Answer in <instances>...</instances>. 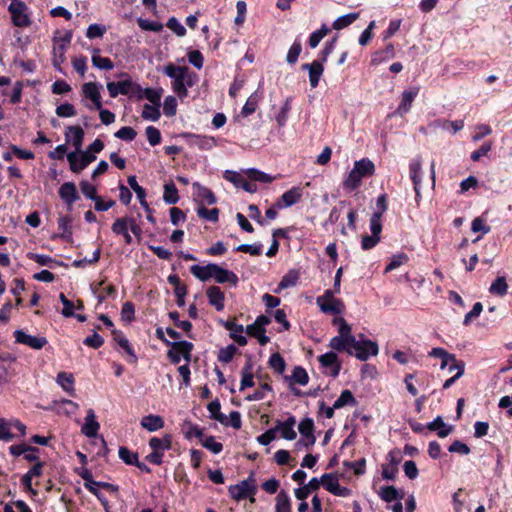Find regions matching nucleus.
<instances>
[{
  "label": "nucleus",
  "mask_w": 512,
  "mask_h": 512,
  "mask_svg": "<svg viewBox=\"0 0 512 512\" xmlns=\"http://www.w3.org/2000/svg\"><path fill=\"white\" fill-rule=\"evenodd\" d=\"M163 72L172 79V90L180 99L186 98L188 88L194 86L197 82V75L186 66L169 63L164 67Z\"/></svg>",
  "instance_id": "f257e3e1"
},
{
  "label": "nucleus",
  "mask_w": 512,
  "mask_h": 512,
  "mask_svg": "<svg viewBox=\"0 0 512 512\" xmlns=\"http://www.w3.org/2000/svg\"><path fill=\"white\" fill-rule=\"evenodd\" d=\"M334 326L338 328V335L331 338L329 347L337 352H347L349 355L353 354L352 346L354 343V336L351 333V326L342 317H336L332 321Z\"/></svg>",
  "instance_id": "f03ea898"
},
{
  "label": "nucleus",
  "mask_w": 512,
  "mask_h": 512,
  "mask_svg": "<svg viewBox=\"0 0 512 512\" xmlns=\"http://www.w3.org/2000/svg\"><path fill=\"white\" fill-rule=\"evenodd\" d=\"M374 172L375 165L368 158L355 161L353 169L344 181V188L348 190H355L360 186L364 177L371 176Z\"/></svg>",
  "instance_id": "7ed1b4c3"
},
{
  "label": "nucleus",
  "mask_w": 512,
  "mask_h": 512,
  "mask_svg": "<svg viewBox=\"0 0 512 512\" xmlns=\"http://www.w3.org/2000/svg\"><path fill=\"white\" fill-rule=\"evenodd\" d=\"M103 86L99 82H86L81 87L82 101L90 109L100 110L102 107L101 91Z\"/></svg>",
  "instance_id": "20e7f679"
},
{
  "label": "nucleus",
  "mask_w": 512,
  "mask_h": 512,
  "mask_svg": "<svg viewBox=\"0 0 512 512\" xmlns=\"http://www.w3.org/2000/svg\"><path fill=\"white\" fill-rule=\"evenodd\" d=\"M72 33L70 31L65 32L64 35L55 36L53 38V66L59 71L63 72L61 65L65 62V53L71 42Z\"/></svg>",
  "instance_id": "39448f33"
},
{
  "label": "nucleus",
  "mask_w": 512,
  "mask_h": 512,
  "mask_svg": "<svg viewBox=\"0 0 512 512\" xmlns=\"http://www.w3.org/2000/svg\"><path fill=\"white\" fill-rule=\"evenodd\" d=\"M149 446L152 452L146 456V460L152 464L160 465L165 451L171 447V437L170 435H165L162 438L152 437Z\"/></svg>",
  "instance_id": "423d86ee"
},
{
  "label": "nucleus",
  "mask_w": 512,
  "mask_h": 512,
  "mask_svg": "<svg viewBox=\"0 0 512 512\" xmlns=\"http://www.w3.org/2000/svg\"><path fill=\"white\" fill-rule=\"evenodd\" d=\"M8 11L11 14V19L15 26L28 27L31 24L28 15V7L23 1L11 0Z\"/></svg>",
  "instance_id": "0eeeda50"
},
{
  "label": "nucleus",
  "mask_w": 512,
  "mask_h": 512,
  "mask_svg": "<svg viewBox=\"0 0 512 512\" xmlns=\"http://www.w3.org/2000/svg\"><path fill=\"white\" fill-rule=\"evenodd\" d=\"M106 87L112 98H116L118 95H135L142 91V88L130 78L118 82H108Z\"/></svg>",
  "instance_id": "6e6552de"
},
{
  "label": "nucleus",
  "mask_w": 512,
  "mask_h": 512,
  "mask_svg": "<svg viewBox=\"0 0 512 512\" xmlns=\"http://www.w3.org/2000/svg\"><path fill=\"white\" fill-rule=\"evenodd\" d=\"M229 493L232 498L241 500L247 497H253L256 493V483L253 476L241 481L240 483L230 486ZM254 501V498H251Z\"/></svg>",
  "instance_id": "1a4fd4ad"
},
{
  "label": "nucleus",
  "mask_w": 512,
  "mask_h": 512,
  "mask_svg": "<svg viewBox=\"0 0 512 512\" xmlns=\"http://www.w3.org/2000/svg\"><path fill=\"white\" fill-rule=\"evenodd\" d=\"M352 350V355L361 361H365L371 356H376L379 352L376 342L371 340H356V338H354Z\"/></svg>",
  "instance_id": "9d476101"
},
{
  "label": "nucleus",
  "mask_w": 512,
  "mask_h": 512,
  "mask_svg": "<svg viewBox=\"0 0 512 512\" xmlns=\"http://www.w3.org/2000/svg\"><path fill=\"white\" fill-rule=\"evenodd\" d=\"M299 433L301 434V439L296 443V447L301 449L302 447H310L313 446L316 438L314 436V422L311 418H305L301 420L298 425Z\"/></svg>",
  "instance_id": "9b49d317"
},
{
  "label": "nucleus",
  "mask_w": 512,
  "mask_h": 512,
  "mask_svg": "<svg viewBox=\"0 0 512 512\" xmlns=\"http://www.w3.org/2000/svg\"><path fill=\"white\" fill-rule=\"evenodd\" d=\"M70 168L73 172L79 173L85 169L90 163L96 160V155L89 153V151L70 152L67 155Z\"/></svg>",
  "instance_id": "f8f14e48"
},
{
  "label": "nucleus",
  "mask_w": 512,
  "mask_h": 512,
  "mask_svg": "<svg viewBox=\"0 0 512 512\" xmlns=\"http://www.w3.org/2000/svg\"><path fill=\"white\" fill-rule=\"evenodd\" d=\"M193 344L188 341L175 342L172 349L168 352V357L173 363H179L181 359H185L188 363L191 359V351Z\"/></svg>",
  "instance_id": "ddd939ff"
},
{
  "label": "nucleus",
  "mask_w": 512,
  "mask_h": 512,
  "mask_svg": "<svg viewBox=\"0 0 512 512\" xmlns=\"http://www.w3.org/2000/svg\"><path fill=\"white\" fill-rule=\"evenodd\" d=\"M318 360L321 367L324 369L325 374L334 378L338 376L341 369V364L335 352H327L319 356Z\"/></svg>",
  "instance_id": "4468645a"
},
{
  "label": "nucleus",
  "mask_w": 512,
  "mask_h": 512,
  "mask_svg": "<svg viewBox=\"0 0 512 512\" xmlns=\"http://www.w3.org/2000/svg\"><path fill=\"white\" fill-rule=\"evenodd\" d=\"M14 337L17 343L26 345L32 349L39 350L47 344L45 337L32 336L22 330H16Z\"/></svg>",
  "instance_id": "2eb2a0df"
},
{
  "label": "nucleus",
  "mask_w": 512,
  "mask_h": 512,
  "mask_svg": "<svg viewBox=\"0 0 512 512\" xmlns=\"http://www.w3.org/2000/svg\"><path fill=\"white\" fill-rule=\"evenodd\" d=\"M225 179L232 182L235 187L241 188L249 193H254L258 189L257 185L253 183L252 180L248 178V176L245 177L243 174L237 172L227 171L225 173Z\"/></svg>",
  "instance_id": "dca6fc26"
},
{
  "label": "nucleus",
  "mask_w": 512,
  "mask_h": 512,
  "mask_svg": "<svg viewBox=\"0 0 512 512\" xmlns=\"http://www.w3.org/2000/svg\"><path fill=\"white\" fill-rule=\"evenodd\" d=\"M321 481L325 489L336 496L347 497L350 495V490L340 486L338 478L333 474H324Z\"/></svg>",
  "instance_id": "f3484780"
},
{
  "label": "nucleus",
  "mask_w": 512,
  "mask_h": 512,
  "mask_svg": "<svg viewBox=\"0 0 512 512\" xmlns=\"http://www.w3.org/2000/svg\"><path fill=\"white\" fill-rule=\"evenodd\" d=\"M113 232L121 236L126 244L133 243L134 239L139 241L142 230L141 226H112Z\"/></svg>",
  "instance_id": "a211bd4d"
},
{
  "label": "nucleus",
  "mask_w": 512,
  "mask_h": 512,
  "mask_svg": "<svg viewBox=\"0 0 512 512\" xmlns=\"http://www.w3.org/2000/svg\"><path fill=\"white\" fill-rule=\"evenodd\" d=\"M113 232L121 236L126 244L133 243L134 239L139 241L142 230L141 226H112Z\"/></svg>",
  "instance_id": "6ab92c4d"
},
{
  "label": "nucleus",
  "mask_w": 512,
  "mask_h": 512,
  "mask_svg": "<svg viewBox=\"0 0 512 512\" xmlns=\"http://www.w3.org/2000/svg\"><path fill=\"white\" fill-rule=\"evenodd\" d=\"M113 232L121 236L126 244L133 243L134 239L139 241L142 230L141 226H112Z\"/></svg>",
  "instance_id": "aec40b11"
},
{
  "label": "nucleus",
  "mask_w": 512,
  "mask_h": 512,
  "mask_svg": "<svg viewBox=\"0 0 512 512\" xmlns=\"http://www.w3.org/2000/svg\"><path fill=\"white\" fill-rule=\"evenodd\" d=\"M113 232L121 236L126 244L133 243L134 239L139 241L142 230L141 226H112Z\"/></svg>",
  "instance_id": "412c9836"
},
{
  "label": "nucleus",
  "mask_w": 512,
  "mask_h": 512,
  "mask_svg": "<svg viewBox=\"0 0 512 512\" xmlns=\"http://www.w3.org/2000/svg\"><path fill=\"white\" fill-rule=\"evenodd\" d=\"M382 233V226H370L369 232L361 234V248L363 250H370L374 248L380 241Z\"/></svg>",
  "instance_id": "4be33fe9"
},
{
  "label": "nucleus",
  "mask_w": 512,
  "mask_h": 512,
  "mask_svg": "<svg viewBox=\"0 0 512 512\" xmlns=\"http://www.w3.org/2000/svg\"><path fill=\"white\" fill-rule=\"evenodd\" d=\"M100 424L96 420V415L93 409L87 411L84 419V424L81 427V432L88 438H95L98 435Z\"/></svg>",
  "instance_id": "5701e85b"
},
{
  "label": "nucleus",
  "mask_w": 512,
  "mask_h": 512,
  "mask_svg": "<svg viewBox=\"0 0 512 512\" xmlns=\"http://www.w3.org/2000/svg\"><path fill=\"white\" fill-rule=\"evenodd\" d=\"M295 425H296V419L293 416H290L285 421H277L276 426L274 429H276V433L279 432L281 437L286 440H294L297 436L295 431Z\"/></svg>",
  "instance_id": "b1692460"
},
{
  "label": "nucleus",
  "mask_w": 512,
  "mask_h": 512,
  "mask_svg": "<svg viewBox=\"0 0 512 512\" xmlns=\"http://www.w3.org/2000/svg\"><path fill=\"white\" fill-rule=\"evenodd\" d=\"M302 69L308 71L310 86L316 88L324 71L323 62L314 60L312 63L303 64Z\"/></svg>",
  "instance_id": "393cba45"
},
{
  "label": "nucleus",
  "mask_w": 512,
  "mask_h": 512,
  "mask_svg": "<svg viewBox=\"0 0 512 512\" xmlns=\"http://www.w3.org/2000/svg\"><path fill=\"white\" fill-rule=\"evenodd\" d=\"M409 172H410V178L414 185V190L416 194H419L421 182H422V163L421 159L419 157H416L410 161L409 164Z\"/></svg>",
  "instance_id": "a878e982"
},
{
  "label": "nucleus",
  "mask_w": 512,
  "mask_h": 512,
  "mask_svg": "<svg viewBox=\"0 0 512 512\" xmlns=\"http://www.w3.org/2000/svg\"><path fill=\"white\" fill-rule=\"evenodd\" d=\"M65 139L71 142L76 152H80L84 139V130L80 126H69L65 132Z\"/></svg>",
  "instance_id": "bb28decb"
},
{
  "label": "nucleus",
  "mask_w": 512,
  "mask_h": 512,
  "mask_svg": "<svg viewBox=\"0 0 512 512\" xmlns=\"http://www.w3.org/2000/svg\"><path fill=\"white\" fill-rule=\"evenodd\" d=\"M302 196V192L300 188L293 187L290 190L286 191L276 202V206L280 209L290 207L297 203Z\"/></svg>",
  "instance_id": "cd10ccee"
},
{
  "label": "nucleus",
  "mask_w": 512,
  "mask_h": 512,
  "mask_svg": "<svg viewBox=\"0 0 512 512\" xmlns=\"http://www.w3.org/2000/svg\"><path fill=\"white\" fill-rule=\"evenodd\" d=\"M113 339L117 344L125 351L128 355L127 361L129 363L135 364L137 362V356L129 343V340L124 336V334L120 331H113Z\"/></svg>",
  "instance_id": "c85d7f7f"
},
{
  "label": "nucleus",
  "mask_w": 512,
  "mask_h": 512,
  "mask_svg": "<svg viewBox=\"0 0 512 512\" xmlns=\"http://www.w3.org/2000/svg\"><path fill=\"white\" fill-rule=\"evenodd\" d=\"M212 278H214L218 283H231L236 285L238 282V277L235 273L224 269L217 264H214V268L212 270Z\"/></svg>",
  "instance_id": "c756f323"
},
{
  "label": "nucleus",
  "mask_w": 512,
  "mask_h": 512,
  "mask_svg": "<svg viewBox=\"0 0 512 512\" xmlns=\"http://www.w3.org/2000/svg\"><path fill=\"white\" fill-rule=\"evenodd\" d=\"M418 93H419L418 87H414L410 90H405L402 93V99H401V102L396 110V113L399 114L400 116H403L404 114L409 112L411 105H412L414 99L416 98V96L418 95Z\"/></svg>",
  "instance_id": "7c9ffc66"
},
{
  "label": "nucleus",
  "mask_w": 512,
  "mask_h": 512,
  "mask_svg": "<svg viewBox=\"0 0 512 512\" xmlns=\"http://www.w3.org/2000/svg\"><path fill=\"white\" fill-rule=\"evenodd\" d=\"M317 305L324 314L340 315L345 311L343 301L338 298L317 303Z\"/></svg>",
  "instance_id": "2f4dec72"
},
{
  "label": "nucleus",
  "mask_w": 512,
  "mask_h": 512,
  "mask_svg": "<svg viewBox=\"0 0 512 512\" xmlns=\"http://www.w3.org/2000/svg\"><path fill=\"white\" fill-rule=\"evenodd\" d=\"M225 329L230 332V337L240 346L247 344V339L243 335L244 327L241 324H237L233 321H226L224 324Z\"/></svg>",
  "instance_id": "473e14b6"
},
{
  "label": "nucleus",
  "mask_w": 512,
  "mask_h": 512,
  "mask_svg": "<svg viewBox=\"0 0 512 512\" xmlns=\"http://www.w3.org/2000/svg\"><path fill=\"white\" fill-rule=\"evenodd\" d=\"M429 355L435 358L441 359L440 369L444 370L446 369L447 365H454L459 363L460 361L456 359V356L454 354L448 353L445 349L437 347L433 348Z\"/></svg>",
  "instance_id": "72a5a7b5"
},
{
  "label": "nucleus",
  "mask_w": 512,
  "mask_h": 512,
  "mask_svg": "<svg viewBox=\"0 0 512 512\" xmlns=\"http://www.w3.org/2000/svg\"><path fill=\"white\" fill-rule=\"evenodd\" d=\"M430 126L434 129H441L445 131H449L452 134L457 133L464 127L463 120L449 121L446 119H437L433 121Z\"/></svg>",
  "instance_id": "f704fd0d"
},
{
  "label": "nucleus",
  "mask_w": 512,
  "mask_h": 512,
  "mask_svg": "<svg viewBox=\"0 0 512 512\" xmlns=\"http://www.w3.org/2000/svg\"><path fill=\"white\" fill-rule=\"evenodd\" d=\"M59 195L67 205H72L78 199L76 186L72 182L62 184L59 189Z\"/></svg>",
  "instance_id": "c9c22d12"
},
{
  "label": "nucleus",
  "mask_w": 512,
  "mask_h": 512,
  "mask_svg": "<svg viewBox=\"0 0 512 512\" xmlns=\"http://www.w3.org/2000/svg\"><path fill=\"white\" fill-rule=\"evenodd\" d=\"M140 425L149 432H155L164 427V420L159 415L150 414L141 419Z\"/></svg>",
  "instance_id": "e433bc0d"
},
{
  "label": "nucleus",
  "mask_w": 512,
  "mask_h": 512,
  "mask_svg": "<svg viewBox=\"0 0 512 512\" xmlns=\"http://www.w3.org/2000/svg\"><path fill=\"white\" fill-rule=\"evenodd\" d=\"M193 195L203 204L211 205L216 202V198L212 191L199 183L193 184Z\"/></svg>",
  "instance_id": "4c0bfd02"
},
{
  "label": "nucleus",
  "mask_w": 512,
  "mask_h": 512,
  "mask_svg": "<svg viewBox=\"0 0 512 512\" xmlns=\"http://www.w3.org/2000/svg\"><path fill=\"white\" fill-rule=\"evenodd\" d=\"M207 297L209 303L215 307L217 311H221L224 309V293L217 286H212L207 289Z\"/></svg>",
  "instance_id": "58836bf2"
},
{
  "label": "nucleus",
  "mask_w": 512,
  "mask_h": 512,
  "mask_svg": "<svg viewBox=\"0 0 512 512\" xmlns=\"http://www.w3.org/2000/svg\"><path fill=\"white\" fill-rule=\"evenodd\" d=\"M56 383L69 395H75L74 377L71 373L60 372L57 374Z\"/></svg>",
  "instance_id": "ea45409f"
},
{
  "label": "nucleus",
  "mask_w": 512,
  "mask_h": 512,
  "mask_svg": "<svg viewBox=\"0 0 512 512\" xmlns=\"http://www.w3.org/2000/svg\"><path fill=\"white\" fill-rule=\"evenodd\" d=\"M426 428L430 431H436L440 438L448 436L452 431V426H448L446 423H444L440 416L427 424Z\"/></svg>",
  "instance_id": "a19ab883"
},
{
  "label": "nucleus",
  "mask_w": 512,
  "mask_h": 512,
  "mask_svg": "<svg viewBox=\"0 0 512 512\" xmlns=\"http://www.w3.org/2000/svg\"><path fill=\"white\" fill-rule=\"evenodd\" d=\"M387 209L386 195L382 194L377 198L376 204L373 208V213L370 219V224H379L382 214Z\"/></svg>",
  "instance_id": "79ce46f5"
},
{
  "label": "nucleus",
  "mask_w": 512,
  "mask_h": 512,
  "mask_svg": "<svg viewBox=\"0 0 512 512\" xmlns=\"http://www.w3.org/2000/svg\"><path fill=\"white\" fill-rule=\"evenodd\" d=\"M291 110V98H287L279 111L275 113L274 119L279 127H284L288 121L289 113Z\"/></svg>",
  "instance_id": "37998d69"
},
{
  "label": "nucleus",
  "mask_w": 512,
  "mask_h": 512,
  "mask_svg": "<svg viewBox=\"0 0 512 512\" xmlns=\"http://www.w3.org/2000/svg\"><path fill=\"white\" fill-rule=\"evenodd\" d=\"M214 268V264L210 263L205 266L193 265L191 267V273L201 281H207L212 278V270Z\"/></svg>",
  "instance_id": "c03bdc74"
},
{
  "label": "nucleus",
  "mask_w": 512,
  "mask_h": 512,
  "mask_svg": "<svg viewBox=\"0 0 512 512\" xmlns=\"http://www.w3.org/2000/svg\"><path fill=\"white\" fill-rule=\"evenodd\" d=\"M91 60H92L93 66H95L98 69L112 70L114 68V64L111 61V59L108 57L100 56L99 49H97V48L93 50V55H92Z\"/></svg>",
  "instance_id": "a18cd8bd"
},
{
  "label": "nucleus",
  "mask_w": 512,
  "mask_h": 512,
  "mask_svg": "<svg viewBox=\"0 0 512 512\" xmlns=\"http://www.w3.org/2000/svg\"><path fill=\"white\" fill-rule=\"evenodd\" d=\"M508 284L504 276L497 277L490 285L489 292L492 295L504 296L507 294Z\"/></svg>",
  "instance_id": "49530a36"
},
{
  "label": "nucleus",
  "mask_w": 512,
  "mask_h": 512,
  "mask_svg": "<svg viewBox=\"0 0 512 512\" xmlns=\"http://www.w3.org/2000/svg\"><path fill=\"white\" fill-rule=\"evenodd\" d=\"M104 284V281H102L97 286L92 287L93 293L97 296L99 302L116 294V289L113 285L104 286Z\"/></svg>",
  "instance_id": "de8ad7c7"
},
{
  "label": "nucleus",
  "mask_w": 512,
  "mask_h": 512,
  "mask_svg": "<svg viewBox=\"0 0 512 512\" xmlns=\"http://www.w3.org/2000/svg\"><path fill=\"white\" fill-rule=\"evenodd\" d=\"M354 405H356V399L350 390H343L340 396L334 402V408L336 409Z\"/></svg>",
  "instance_id": "09e8293b"
},
{
  "label": "nucleus",
  "mask_w": 512,
  "mask_h": 512,
  "mask_svg": "<svg viewBox=\"0 0 512 512\" xmlns=\"http://www.w3.org/2000/svg\"><path fill=\"white\" fill-rule=\"evenodd\" d=\"M394 55H395L394 46L392 44H388V45H386V47L383 50L378 51L374 54V56L371 60V63L373 65H377L381 62H384V61H387V60L393 58Z\"/></svg>",
  "instance_id": "8fccbe9b"
},
{
  "label": "nucleus",
  "mask_w": 512,
  "mask_h": 512,
  "mask_svg": "<svg viewBox=\"0 0 512 512\" xmlns=\"http://www.w3.org/2000/svg\"><path fill=\"white\" fill-rule=\"evenodd\" d=\"M359 18V13H349L343 16L338 17L332 24V28L335 30H341L349 25H351L354 21Z\"/></svg>",
  "instance_id": "3c124183"
},
{
  "label": "nucleus",
  "mask_w": 512,
  "mask_h": 512,
  "mask_svg": "<svg viewBox=\"0 0 512 512\" xmlns=\"http://www.w3.org/2000/svg\"><path fill=\"white\" fill-rule=\"evenodd\" d=\"M275 512H291V500L284 491L276 496Z\"/></svg>",
  "instance_id": "603ef678"
},
{
  "label": "nucleus",
  "mask_w": 512,
  "mask_h": 512,
  "mask_svg": "<svg viewBox=\"0 0 512 512\" xmlns=\"http://www.w3.org/2000/svg\"><path fill=\"white\" fill-rule=\"evenodd\" d=\"M194 141L193 144L198 146V148L203 150H210L216 146V139L212 136H199V135H190Z\"/></svg>",
  "instance_id": "864d4df0"
},
{
  "label": "nucleus",
  "mask_w": 512,
  "mask_h": 512,
  "mask_svg": "<svg viewBox=\"0 0 512 512\" xmlns=\"http://www.w3.org/2000/svg\"><path fill=\"white\" fill-rule=\"evenodd\" d=\"M163 199L168 204H175L178 202V190L174 183H167L164 185Z\"/></svg>",
  "instance_id": "5fc2aeb1"
},
{
  "label": "nucleus",
  "mask_w": 512,
  "mask_h": 512,
  "mask_svg": "<svg viewBox=\"0 0 512 512\" xmlns=\"http://www.w3.org/2000/svg\"><path fill=\"white\" fill-rule=\"evenodd\" d=\"M246 174L248 175V178L252 180L253 183L256 181L261 183H270L275 178L265 172L259 171L257 169H249L247 170Z\"/></svg>",
  "instance_id": "6e6d98bb"
},
{
  "label": "nucleus",
  "mask_w": 512,
  "mask_h": 512,
  "mask_svg": "<svg viewBox=\"0 0 512 512\" xmlns=\"http://www.w3.org/2000/svg\"><path fill=\"white\" fill-rule=\"evenodd\" d=\"M330 32V29L323 24L320 29L314 31L309 37V46L316 48L321 40Z\"/></svg>",
  "instance_id": "4d7b16f0"
},
{
  "label": "nucleus",
  "mask_w": 512,
  "mask_h": 512,
  "mask_svg": "<svg viewBox=\"0 0 512 512\" xmlns=\"http://www.w3.org/2000/svg\"><path fill=\"white\" fill-rule=\"evenodd\" d=\"M246 332L248 335L255 337L261 345H265L269 342V337L266 336L264 328L248 325Z\"/></svg>",
  "instance_id": "13d9d810"
},
{
  "label": "nucleus",
  "mask_w": 512,
  "mask_h": 512,
  "mask_svg": "<svg viewBox=\"0 0 512 512\" xmlns=\"http://www.w3.org/2000/svg\"><path fill=\"white\" fill-rule=\"evenodd\" d=\"M139 96H144L152 105H160V99L162 96V90H155L152 88L142 89L141 92L136 93Z\"/></svg>",
  "instance_id": "bf43d9fd"
},
{
  "label": "nucleus",
  "mask_w": 512,
  "mask_h": 512,
  "mask_svg": "<svg viewBox=\"0 0 512 512\" xmlns=\"http://www.w3.org/2000/svg\"><path fill=\"white\" fill-rule=\"evenodd\" d=\"M299 279V274L296 270H290L287 274H285L280 283L279 288L280 289H286L289 287H293L297 284V281Z\"/></svg>",
  "instance_id": "052dcab7"
},
{
  "label": "nucleus",
  "mask_w": 512,
  "mask_h": 512,
  "mask_svg": "<svg viewBox=\"0 0 512 512\" xmlns=\"http://www.w3.org/2000/svg\"><path fill=\"white\" fill-rule=\"evenodd\" d=\"M160 105L145 104L142 111V117L146 120L157 121L161 114Z\"/></svg>",
  "instance_id": "680f3d73"
},
{
  "label": "nucleus",
  "mask_w": 512,
  "mask_h": 512,
  "mask_svg": "<svg viewBox=\"0 0 512 512\" xmlns=\"http://www.w3.org/2000/svg\"><path fill=\"white\" fill-rule=\"evenodd\" d=\"M199 217L205 221L216 222L218 221L219 210L217 208H206L201 206L197 209Z\"/></svg>",
  "instance_id": "e2e57ef3"
},
{
  "label": "nucleus",
  "mask_w": 512,
  "mask_h": 512,
  "mask_svg": "<svg viewBox=\"0 0 512 512\" xmlns=\"http://www.w3.org/2000/svg\"><path fill=\"white\" fill-rule=\"evenodd\" d=\"M379 496L385 502H392L400 498L399 492L394 486L382 487Z\"/></svg>",
  "instance_id": "0e129e2a"
},
{
  "label": "nucleus",
  "mask_w": 512,
  "mask_h": 512,
  "mask_svg": "<svg viewBox=\"0 0 512 512\" xmlns=\"http://www.w3.org/2000/svg\"><path fill=\"white\" fill-rule=\"evenodd\" d=\"M137 24L142 30L145 31L160 32L163 29L162 23L143 18H138Z\"/></svg>",
  "instance_id": "69168bd1"
},
{
  "label": "nucleus",
  "mask_w": 512,
  "mask_h": 512,
  "mask_svg": "<svg viewBox=\"0 0 512 512\" xmlns=\"http://www.w3.org/2000/svg\"><path fill=\"white\" fill-rule=\"evenodd\" d=\"M201 444L203 447L210 450L214 454L220 453L223 449V445L220 442H217L213 436L203 437Z\"/></svg>",
  "instance_id": "338daca9"
},
{
  "label": "nucleus",
  "mask_w": 512,
  "mask_h": 512,
  "mask_svg": "<svg viewBox=\"0 0 512 512\" xmlns=\"http://www.w3.org/2000/svg\"><path fill=\"white\" fill-rule=\"evenodd\" d=\"M292 380L302 386H305L309 382V376L306 370L300 366L294 368L291 376Z\"/></svg>",
  "instance_id": "774afa93"
}]
</instances>
